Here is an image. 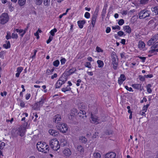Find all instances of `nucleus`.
I'll list each match as a JSON object with an SVG mask.
<instances>
[{"label": "nucleus", "instance_id": "39", "mask_svg": "<svg viewBox=\"0 0 158 158\" xmlns=\"http://www.w3.org/2000/svg\"><path fill=\"white\" fill-rule=\"evenodd\" d=\"M59 64H60V61L58 60H56L54 61L53 62V66L56 67H58L59 65Z\"/></svg>", "mask_w": 158, "mask_h": 158}, {"label": "nucleus", "instance_id": "51", "mask_svg": "<svg viewBox=\"0 0 158 158\" xmlns=\"http://www.w3.org/2000/svg\"><path fill=\"white\" fill-rule=\"evenodd\" d=\"M6 38L7 40H9L11 38L10 33V32H8L7 33V35L6 36Z\"/></svg>", "mask_w": 158, "mask_h": 158}, {"label": "nucleus", "instance_id": "58", "mask_svg": "<svg viewBox=\"0 0 158 158\" xmlns=\"http://www.w3.org/2000/svg\"><path fill=\"white\" fill-rule=\"evenodd\" d=\"M31 95L30 94H27L25 96L26 99L27 100H28L31 97Z\"/></svg>", "mask_w": 158, "mask_h": 158}, {"label": "nucleus", "instance_id": "10", "mask_svg": "<svg viewBox=\"0 0 158 158\" xmlns=\"http://www.w3.org/2000/svg\"><path fill=\"white\" fill-rule=\"evenodd\" d=\"M27 30V27L24 30L21 29H15V31L19 33L20 35L21 38H22L24 35L25 34L26 31Z\"/></svg>", "mask_w": 158, "mask_h": 158}, {"label": "nucleus", "instance_id": "12", "mask_svg": "<svg viewBox=\"0 0 158 158\" xmlns=\"http://www.w3.org/2000/svg\"><path fill=\"white\" fill-rule=\"evenodd\" d=\"M116 156V153L113 152L108 153L105 156V158H115Z\"/></svg>", "mask_w": 158, "mask_h": 158}, {"label": "nucleus", "instance_id": "45", "mask_svg": "<svg viewBox=\"0 0 158 158\" xmlns=\"http://www.w3.org/2000/svg\"><path fill=\"white\" fill-rule=\"evenodd\" d=\"M124 23V21L123 19H120L118 22V24L119 25H122Z\"/></svg>", "mask_w": 158, "mask_h": 158}, {"label": "nucleus", "instance_id": "64", "mask_svg": "<svg viewBox=\"0 0 158 158\" xmlns=\"http://www.w3.org/2000/svg\"><path fill=\"white\" fill-rule=\"evenodd\" d=\"M147 98H145V97H144L143 99L142 100H141L140 102L141 103H143L144 102H146L147 101Z\"/></svg>", "mask_w": 158, "mask_h": 158}, {"label": "nucleus", "instance_id": "19", "mask_svg": "<svg viewBox=\"0 0 158 158\" xmlns=\"http://www.w3.org/2000/svg\"><path fill=\"white\" fill-rule=\"evenodd\" d=\"M76 150L77 152L80 153H83L84 152V148L81 145H79L77 147Z\"/></svg>", "mask_w": 158, "mask_h": 158}, {"label": "nucleus", "instance_id": "60", "mask_svg": "<svg viewBox=\"0 0 158 158\" xmlns=\"http://www.w3.org/2000/svg\"><path fill=\"white\" fill-rule=\"evenodd\" d=\"M111 31V29L110 27H107L106 29V33H108L110 32Z\"/></svg>", "mask_w": 158, "mask_h": 158}, {"label": "nucleus", "instance_id": "26", "mask_svg": "<svg viewBox=\"0 0 158 158\" xmlns=\"http://www.w3.org/2000/svg\"><path fill=\"white\" fill-rule=\"evenodd\" d=\"M97 17L95 16L93 17L92 18L91 21V24H92L93 27H94L96 23V20Z\"/></svg>", "mask_w": 158, "mask_h": 158}, {"label": "nucleus", "instance_id": "38", "mask_svg": "<svg viewBox=\"0 0 158 158\" xmlns=\"http://www.w3.org/2000/svg\"><path fill=\"white\" fill-rule=\"evenodd\" d=\"M79 139L82 142L84 143H86L87 141L86 139L83 136L80 137Z\"/></svg>", "mask_w": 158, "mask_h": 158}, {"label": "nucleus", "instance_id": "61", "mask_svg": "<svg viewBox=\"0 0 158 158\" xmlns=\"http://www.w3.org/2000/svg\"><path fill=\"white\" fill-rule=\"evenodd\" d=\"M57 76V75L56 73H54L53 75L52 76L51 78L52 79H53L54 78H56Z\"/></svg>", "mask_w": 158, "mask_h": 158}, {"label": "nucleus", "instance_id": "35", "mask_svg": "<svg viewBox=\"0 0 158 158\" xmlns=\"http://www.w3.org/2000/svg\"><path fill=\"white\" fill-rule=\"evenodd\" d=\"M42 32V31L41 30L39 29L37 31L34 33L35 35L36 36V38L37 39H38L39 38L40 36H39V34L40 33H41Z\"/></svg>", "mask_w": 158, "mask_h": 158}, {"label": "nucleus", "instance_id": "3", "mask_svg": "<svg viewBox=\"0 0 158 158\" xmlns=\"http://www.w3.org/2000/svg\"><path fill=\"white\" fill-rule=\"evenodd\" d=\"M49 144L52 148L55 151L58 150L60 147L59 142L56 139H54L50 140Z\"/></svg>", "mask_w": 158, "mask_h": 158}, {"label": "nucleus", "instance_id": "63", "mask_svg": "<svg viewBox=\"0 0 158 158\" xmlns=\"http://www.w3.org/2000/svg\"><path fill=\"white\" fill-rule=\"evenodd\" d=\"M25 103L23 101H21L20 103V106L22 107H23L25 106Z\"/></svg>", "mask_w": 158, "mask_h": 158}, {"label": "nucleus", "instance_id": "2", "mask_svg": "<svg viewBox=\"0 0 158 158\" xmlns=\"http://www.w3.org/2000/svg\"><path fill=\"white\" fill-rule=\"evenodd\" d=\"M158 34L152 37L147 42L148 45L149 46L152 45V48H158Z\"/></svg>", "mask_w": 158, "mask_h": 158}, {"label": "nucleus", "instance_id": "23", "mask_svg": "<svg viewBox=\"0 0 158 158\" xmlns=\"http://www.w3.org/2000/svg\"><path fill=\"white\" fill-rule=\"evenodd\" d=\"M61 119V116L59 114H57L55 115L53 118V120L55 123H58L59 121H60Z\"/></svg>", "mask_w": 158, "mask_h": 158}, {"label": "nucleus", "instance_id": "8", "mask_svg": "<svg viewBox=\"0 0 158 158\" xmlns=\"http://www.w3.org/2000/svg\"><path fill=\"white\" fill-rule=\"evenodd\" d=\"M138 47L139 50L142 51H144L147 49L145 43L141 40L139 41L138 43Z\"/></svg>", "mask_w": 158, "mask_h": 158}, {"label": "nucleus", "instance_id": "54", "mask_svg": "<svg viewBox=\"0 0 158 158\" xmlns=\"http://www.w3.org/2000/svg\"><path fill=\"white\" fill-rule=\"evenodd\" d=\"M5 143L4 142H2L0 143V149L2 150L5 146Z\"/></svg>", "mask_w": 158, "mask_h": 158}, {"label": "nucleus", "instance_id": "62", "mask_svg": "<svg viewBox=\"0 0 158 158\" xmlns=\"http://www.w3.org/2000/svg\"><path fill=\"white\" fill-rule=\"evenodd\" d=\"M148 0H140V2L141 4H145L147 2Z\"/></svg>", "mask_w": 158, "mask_h": 158}, {"label": "nucleus", "instance_id": "16", "mask_svg": "<svg viewBox=\"0 0 158 158\" xmlns=\"http://www.w3.org/2000/svg\"><path fill=\"white\" fill-rule=\"evenodd\" d=\"M91 122L92 123L97 124L98 123H100L101 121H100L98 119L97 116H91Z\"/></svg>", "mask_w": 158, "mask_h": 158}, {"label": "nucleus", "instance_id": "7", "mask_svg": "<svg viewBox=\"0 0 158 158\" xmlns=\"http://www.w3.org/2000/svg\"><path fill=\"white\" fill-rule=\"evenodd\" d=\"M67 79L64 77H60L57 81L56 84V87L58 88L66 81Z\"/></svg>", "mask_w": 158, "mask_h": 158}, {"label": "nucleus", "instance_id": "34", "mask_svg": "<svg viewBox=\"0 0 158 158\" xmlns=\"http://www.w3.org/2000/svg\"><path fill=\"white\" fill-rule=\"evenodd\" d=\"M34 2L36 5L40 6L42 3L43 0H34Z\"/></svg>", "mask_w": 158, "mask_h": 158}, {"label": "nucleus", "instance_id": "30", "mask_svg": "<svg viewBox=\"0 0 158 158\" xmlns=\"http://www.w3.org/2000/svg\"><path fill=\"white\" fill-rule=\"evenodd\" d=\"M152 87V85L150 84H148L146 86L147 91L148 93H151L152 91L151 88Z\"/></svg>", "mask_w": 158, "mask_h": 158}, {"label": "nucleus", "instance_id": "9", "mask_svg": "<svg viewBox=\"0 0 158 158\" xmlns=\"http://www.w3.org/2000/svg\"><path fill=\"white\" fill-rule=\"evenodd\" d=\"M157 52H158V48H152V47H151V49L148 52V56L149 57L152 56L156 54Z\"/></svg>", "mask_w": 158, "mask_h": 158}, {"label": "nucleus", "instance_id": "56", "mask_svg": "<svg viewBox=\"0 0 158 158\" xmlns=\"http://www.w3.org/2000/svg\"><path fill=\"white\" fill-rule=\"evenodd\" d=\"M124 34V33L122 31H119L118 32V35L119 36H122Z\"/></svg>", "mask_w": 158, "mask_h": 158}, {"label": "nucleus", "instance_id": "15", "mask_svg": "<svg viewBox=\"0 0 158 158\" xmlns=\"http://www.w3.org/2000/svg\"><path fill=\"white\" fill-rule=\"evenodd\" d=\"M123 29L126 32L130 34L131 32V29L129 26L126 25L123 27Z\"/></svg>", "mask_w": 158, "mask_h": 158}, {"label": "nucleus", "instance_id": "29", "mask_svg": "<svg viewBox=\"0 0 158 158\" xmlns=\"http://www.w3.org/2000/svg\"><path fill=\"white\" fill-rule=\"evenodd\" d=\"M71 89L70 87L68 86L67 85L65 87H63L62 88L61 90L62 91L65 92L66 91H69L71 90Z\"/></svg>", "mask_w": 158, "mask_h": 158}, {"label": "nucleus", "instance_id": "44", "mask_svg": "<svg viewBox=\"0 0 158 158\" xmlns=\"http://www.w3.org/2000/svg\"><path fill=\"white\" fill-rule=\"evenodd\" d=\"M23 70V68L22 67H20L17 68L16 71L17 72L20 73L22 72Z\"/></svg>", "mask_w": 158, "mask_h": 158}, {"label": "nucleus", "instance_id": "43", "mask_svg": "<svg viewBox=\"0 0 158 158\" xmlns=\"http://www.w3.org/2000/svg\"><path fill=\"white\" fill-rule=\"evenodd\" d=\"M76 71V69L75 68H73L70 69L69 71V74H71L73 73Z\"/></svg>", "mask_w": 158, "mask_h": 158}, {"label": "nucleus", "instance_id": "1", "mask_svg": "<svg viewBox=\"0 0 158 158\" xmlns=\"http://www.w3.org/2000/svg\"><path fill=\"white\" fill-rule=\"evenodd\" d=\"M36 148L40 152L46 153H48L49 150L48 145L43 142H39L36 144Z\"/></svg>", "mask_w": 158, "mask_h": 158}, {"label": "nucleus", "instance_id": "55", "mask_svg": "<svg viewBox=\"0 0 158 158\" xmlns=\"http://www.w3.org/2000/svg\"><path fill=\"white\" fill-rule=\"evenodd\" d=\"M53 37L51 36H50L49 37L47 41V44H48L50 43L52 40Z\"/></svg>", "mask_w": 158, "mask_h": 158}, {"label": "nucleus", "instance_id": "33", "mask_svg": "<svg viewBox=\"0 0 158 158\" xmlns=\"http://www.w3.org/2000/svg\"><path fill=\"white\" fill-rule=\"evenodd\" d=\"M94 158H101V154L98 152H94L93 154Z\"/></svg>", "mask_w": 158, "mask_h": 158}, {"label": "nucleus", "instance_id": "49", "mask_svg": "<svg viewBox=\"0 0 158 158\" xmlns=\"http://www.w3.org/2000/svg\"><path fill=\"white\" fill-rule=\"evenodd\" d=\"M111 57L113 59H117V56L114 52H113L111 54Z\"/></svg>", "mask_w": 158, "mask_h": 158}, {"label": "nucleus", "instance_id": "48", "mask_svg": "<svg viewBox=\"0 0 158 158\" xmlns=\"http://www.w3.org/2000/svg\"><path fill=\"white\" fill-rule=\"evenodd\" d=\"M112 28L113 30L117 29L119 30L120 29V27L118 25H115L112 26Z\"/></svg>", "mask_w": 158, "mask_h": 158}, {"label": "nucleus", "instance_id": "13", "mask_svg": "<svg viewBox=\"0 0 158 158\" xmlns=\"http://www.w3.org/2000/svg\"><path fill=\"white\" fill-rule=\"evenodd\" d=\"M126 79V77L124 75L122 74L118 79V82L119 85H121L123 82Z\"/></svg>", "mask_w": 158, "mask_h": 158}, {"label": "nucleus", "instance_id": "53", "mask_svg": "<svg viewBox=\"0 0 158 158\" xmlns=\"http://www.w3.org/2000/svg\"><path fill=\"white\" fill-rule=\"evenodd\" d=\"M18 37V35L17 33H13L12 34V38L13 39H17Z\"/></svg>", "mask_w": 158, "mask_h": 158}, {"label": "nucleus", "instance_id": "47", "mask_svg": "<svg viewBox=\"0 0 158 158\" xmlns=\"http://www.w3.org/2000/svg\"><path fill=\"white\" fill-rule=\"evenodd\" d=\"M85 66L89 68H90L91 66L90 63L89 62H86L85 64Z\"/></svg>", "mask_w": 158, "mask_h": 158}, {"label": "nucleus", "instance_id": "25", "mask_svg": "<svg viewBox=\"0 0 158 158\" xmlns=\"http://www.w3.org/2000/svg\"><path fill=\"white\" fill-rule=\"evenodd\" d=\"M19 133L18 134L21 136H23L25 132L24 129L23 128L21 127L19 129Z\"/></svg>", "mask_w": 158, "mask_h": 158}, {"label": "nucleus", "instance_id": "50", "mask_svg": "<svg viewBox=\"0 0 158 158\" xmlns=\"http://www.w3.org/2000/svg\"><path fill=\"white\" fill-rule=\"evenodd\" d=\"M8 6L10 10L11 11H13L14 9V8L11 6V4L10 3H9Z\"/></svg>", "mask_w": 158, "mask_h": 158}, {"label": "nucleus", "instance_id": "22", "mask_svg": "<svg viewBox=\"0 0 158 158\" xmlns=\"http://www.w3.org/2000/svg\"><path fill=\"white\" fill-rule=\"evenodd\" d=\"M112 63L113 65V68L116 69L118 65V60L117 59H112Z\"/></svg>", "mask_w": 158, "mask_h": 158}, {"label": "nucleus", "instance_id": "20", "mask_svg": "<svg viewBox=\"0 0 158 158\" xmlns=\"http://www.w3.org/2000/svg\"><path fill=\"white\" fill-rule=\"evenodd\" d=\"M77 114L80 117L84 119L86 117L85 114V111L83 110H80L79 112H78Z\"/></svg>", "mask_w": 158, "mask_h": 158}, {"label": "nucleus", "instance_id": "18", "mask_svg": "<svg viewBox=\"0 0 158 158\" xmlns=\"http://www.w3.org/2000/svg\"><path fill=\"white\" fill-rule=\"evenodd\" d=\"M86 21L85 20H82L78 21L77 22V23L79 27L82 29L83 27V25L85 23Z\"/></svg>", "mask_w": 158, "mask_h": 158}, {"label": "nucleus", "instance_id": "41", "mask_svg": "<svg viewBox=\"0 0 158 158\" xmlns=\"http://www.w3.org/2000/svg\"><path fill=\"white\" fill-rule=\"evenodd\" d=\"M5 51H1L0 52V58L2 59H4V56L5 55Z\"/></svg>", "mask_w": 158, "mask_h": 158}, {"label": "nucleus", "instance_id": "37", "mask_svg": "<svg viewBox=\"0 0 158 158\" xmlns=\"http://www.w3.org/2000/svg\"><path fill=\"white\" fill-rule=\"evenodd\" d=\"M57 31V29L56 28H54L53 29L51 30L50 32V33L51 34V36L53 37L55 35V33H56Z\"/></svg>", "mask_w": 158, "mask_h": 158}, {"label": "nucleus", "instance_id": "28", "mask_svg": "<svg viewBox=\"0 0 158 158\" xmlns=\"http://www.w3.org/2000/svg\"><path fill=\"white\" fill-rule=\"evenodd\" d=\"M97 63L98 64V68H102L104 66V63L103 62L100 60L97 61Z\"/></svg>", "mask_w": 158, "mask_h": 158}, {"label": "nucleus", "instance_id": "17", "mask_svg": "<svg viewBox=\"0 0 158 158\" xmlns=\"http://www.w3.org/2000/svg\"><path fill=\"white\" fill-rule=\"evenodd\" d=\"M49 133L52 135L53 136H56L58 135L59 132L57 131L53 130L50 129L48 131Z\"/></svg>", "mask_w": 158, "mask_h": 158}, {"label": "nucleus", "instance_id": "5", "mask_svg": "<svg viewBox=\"0 0 158 158\" xmlns=\"http://www.w3.org/2000/svg\"><path fill=\"white\" fill-rule=\"evenodd\" d=\"M57 128L58 130L63 133H66L68 130V127L66 124L60 123L58 124L57 126Z\"/></svg>", "mask_w": 158, "mask_h": 158}, {"label": "nucleus", "instance_id": "24", "mask_svg": "<svg viewBox=\"0 0 158 158\" xmlns=\"http://www.w3.org/2000/svg\"><path fill=\"white\" fill-rule=\"evenodd\" d=\"M148 25L149 26L152 27L153 28L156 27V23L154 22V20L153 19L150 20L148 23Z\"/></svg>", "mask_w": 158, "mask_h": 158}, {"label": "nucleus", "instance_id": "52", "mask_svg": "<svg viewBox=\"0 0 158 158\" xmlns=\"http://www.w3.org/2000/svg\"><path fill=\"white\" fill-rule=\"evenodd\" d=\"M125 89L127 90L130 92H133V90L132 89L131 87H129L127 86H125Z\"/></svg>", "mask_w": 158, "mask_h": 158}, {"label": "nucleus", "instance_id": "11", "mask_svg": "<svg viewBox=\"0 0 158 158\" xmlns=\"http://www.w3.org/2000/svg\"><path fill=\"white\" fill-rule=\"evenodd\" d=\"M62 153L65 156L67 157L69 156L72 153L71 150L68 148H66L63 150Z\"/></svg>", "mask_w": 158, "mask_h": 158}, {"label": "nucleus", "instance_id": "36", "mask_svg": "<svg viewBox=\"0 0 158 158\" xmlns=\"http://www.w3.org/2000/svg\"><path fill=\"white\" fill-rule=\"evenodd\" d=\"M43 3L45 6H49L50 3V0H43Z\"/></svg>", "mask_w": 158, "mask_h": 158}, {"label": "nucleus", "instance_id": "4", "mask_svg": "<svg viewBox=\"0 0 158 158\" xmlns=\"http://www.w3.org/2000/svg\"><path fill=\"white\" fill-rule=\"evenodd\" d=\"M9 20V17L6 13H3L0 16V23L4 24L7 23Z\"/></svg>", "mask_w": 158, "mask_h": 158}, {"label": "nucleus", "instance_id": "57", "mask_svg": "<svg viewBox=\"0 0 158 158\" xmlns=\"http://www.w3.org/2000/svg\"><path fill=\"white\" fill-rule=\"evenodd\" d=\"M60 61L61 64L63 65V64H65V62L66 61V60L65 58H62L60 60Z\"/></svg>", "mask_w": 158, "mask_h": 158}, {"label": "nucleus", "instance_id": "14", "mask_svg": "<svg viewBox=\"0 0 158 158\" xmlns=\"http://www.w3.org/2000/svg\"><path fill=\"white\" fill-rule=\"evenodd\" d=\"M77 110L76 109H74L73 110L69 116V118L70 119H72L74 116L77 114Z\"/></svg>", "mask_w": 158, "mask_h": 158}, {"label": "nucleus", "instance_id": "6", "mask_svg": "<svg viewBox=\"0 0 158 158\" xmlns=\"http://www.w3.org/2000/svg\"><path fill=\"white\" fill-rule=\"evenodd\" d=\"M150 14V11L147 10H143L139 13V17L140 19H144L149 16Z\"/></svg>", "mask_w": 158, "mask_h": 158}, {"label": "nucleus", "instance_id": "46", "mask_svg": "<svg viewBox=\"0 0 158 158\" xmlns=\"http://www.w3.org/2000/svg\"><path fill=\"white\" fill-rule=\"evenodd\" d=\"M84 17L86 19H88L90 17V14L88 12H86L85 14Z\"/></svg>", "mask_w": 158, "mask_h": 158}, {"label": "nucleus", "instance_id": "27", "mask_svg": "<svg viewBox=\"0 0 158 158\" xmlns=\"http://www.w3.org/2000/svg\"><path fill=\"white\" fill-rule=\"evenodd\" d=\"M3 47L6 49L10 48V42L9 41H6V44H3Z\"/></svg>", "mask_w": 158, "mask_h": 158}, {"label": "nucleus", "instance_id": "59", "mask_svg": "<svg viewBox=\"0 0 158 158\" xmlns=\"http://www.w3.org/2000/svg\"><path fill=\"white\" fill-rule=\"evenodd\" d=\"M139 79L140 81H144L145 78V76H139Z\"/></svg>", "mask_w": 158, "mask_h": 158}, {"label": "nucleus", "instance_id": "42", "mask_svg": "<svg viewBox=\"0 0 158 158\" xmlns=\"http://www.w3.org/2000/svg\"><path fill=\"white\" fill-rule=\"evenodd\" d=\"M149 106V104H147L143 106L142 109V110L143 111V112H146L147 111L148 108Z\"/></svg>", "mask_w": 158, "mask_h": 158}, {"label": "nucleus", "instance_id": "32", "mask_svg": "<svg viewBox=\"0 0 158 158\" xmlns=\"http://www.w3.org/2000/svg\"><path fill=\"white\" fill-rule=\"evenodd\" d=\"M151 9L152 11L155 13V15L158 14V6L152 7Z\"/></svg>", "mask_w": 158, "mask_h": 158}, {"label": "nucleus", "instance_id": "31", "mask_svg": "<svg viewBox=\"0 0 158 158\" xmlns=\"http://www.w3.org/2000/svg\"><path fill=\"white\" fill-rule=\"evenodd\" d=\"M26 0H18V3L20 6H23L25 5Z\"/></svg>", "mask_w": 158, "mask_h": 158}, {"label": "nucleus", "instance_id": "40", "mask_svg": "<svg viewBox=\"0 0 158 158\" xmlns=\"http://www.w3.org/2000/svg\"><path fill=\"white\" fill-rule=\"evenodd\" d=\"M96 51L98 52L102 53L103 52V50L101 48L98 46H97L96 48Z\"/></svg>", "mask_w": 158, "mask_h": 158}, {"label": "nucleus", "instance_id": "21", "mask_svg": "<svg viewBox=\"0 0 158 158\" xmlns=\"http://www.w3.org/2000/svg\"><path fill=\"white\" fill-rule=\"evenodd\" d=\"M131 86L134 88L137 89H140V90H142V89H141V85L139 84H132L131 85Z\"/></svg>", "mask_w": 158, "mask_h": 158}]
</instances>
